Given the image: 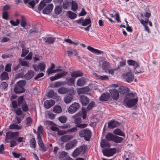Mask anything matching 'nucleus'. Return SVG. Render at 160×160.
<instances>
[{"label": "nucleus", "mask_w": 160, "mask_h": 160, "mask_svg": "<svg viewBox=\"0 0 160 160\" xmlns=\"http://www.w3.org/2000/svg\"><path fill=\"white\" fill-rule=\"evenodd\" d=\"M39 0H23L24 3L30 8H33Z\"/></svg>", "instance_id": "obj_10"}, {"label": "nucleus", "mask_w": 160, "mask_h": 160, "mask_svg": "<svg viewBox=\"0 0 160 160\" xmlns=\"http://www.w3.org/2000/svg\"><path fill=\"white\" fill-rule=\"evenodd\" d=\"M105 138L108 141H112L116 143H121L123 139L122 137L116 136L109 132L106 135Z\"/></svg>", "instance_id": "obj_1"}, {"label": "nucleus", "mask_w": 160, "mask_h": 160, "mask_svg": "<svg viewBox=\"0 0 160 160\" xmlns=\"http://www.w3.org/2000/svg\"><path fill=\"white\" fill-rule=\"evenodd\" d=\"M71 76L74 78L81 76L83 75V73L79 71H74L71 74Z\"/></svg>", "instance_id": "obj_34"}, {"label": "nucleus", "mask_w": 160, "mask_h": 160, "mask_svg": "<svg viewBox=\"0 0 160 160\" xmlns=\"http://www.w3.org/2000/svg\"><path fill=\"white\" fill-rule=\"evenodd\" d=\"M14 91L16 93H21L25 91V89L24 88H22L16 85Z\"/></svg>", "instance_id": "obj_30"}, {"label": "nucleus", "mask_w": 160, "mask_h": 160, "mask_svg": "<svg viewBox=\"0 0 160 160\" xmlns=\"http://www.w3.org/2000/svg\"><path fill=\"white\" fill-rule=\"evenodd\" d=\"M21 20L20 25L21 27L25 28L27 25L26 20L24 16H21Z\"/></svg>", "instance_id": "obj_40"}, {"label": "nucleus", "mask_w": 160, "mask_h": 160, "mask_svg": "<svg viewBox=\"0 0 160 160\" xmlns=\"http://www.w3.org/2000/svg\"><path fill=\"white\" fill-rule=\"evenodd\" d=\"M80 98L81 102L83 106L87 105L89 102V98L85 96L81 95Z\"/></svg>", "instance_id": "obj_23"}, {"label": "nucleus", "mask_w": 160, "mask_h": 160, "mask_svg": "<svg viewBox=\"0 0 160 160\" xmlns=\"http://www.w3.org/2000/svg\"><path fill=\"white\" fill-rule=\"evenodd\" d=\"M59 158H62L64 157H65L67 155V153L65 152L64 151L59 152Z\"/></svg>", "instance_id": "obj_59"}, {"label": "nucleus", "mask_w": 160, "mask_h": 160, "mask_svg": "<svg viewBox=\"0 0 160 160\" xmlns=\"http://www.w3.org/2000/svg\"><path fill=\"white\" fill-rule=\"evenodd\" d=\"M22 110L24 112H26L28 110V108L26 103L25 104H24L21 106Z\"/></svg>", "instance_id": "obj_64"}, {"label": "nucleus", "mask_w": 160, "mask_h": 160, "mask_svg": "<svg viewBox=\"0 0 160 160\" xmlns=\"http://www.w3.org/2000/svg\"><path fill=\"white\" fill-rule=\"evenodd\" d=\"M112 98L115 100H117L119 97V92L116 88H112L109 90Z\"/></svg>", "instance_id": "obj_9"}, {"label": "nucleus", "mask_w": 160, "mask_h": 160, "mask_svg": "<svg viewBox=\"0 0 160 160\" xmlns=\"http://www.w3.org/2000/svg\"><path fill=\"white\" fill-rule=\"evenodd\" d=\"M73 136L72 135H65L62 136L60 138L61 142H65L72 139Z\"/></svg>", "instance_id": "obj_22"}, {"label": "nucleus", "mask_w": 160, "mask_h": 160, "mask_svg": "<svg viewBox=\"0 0 160 160\" xmlns=\"http://www.w3.org/2000/svg\"><path fill=\"white\" fill-rule=\"evenodd\" d=\"M12 107L14 108V110L16 114L18 115H19L21 114L22 112L20 108H17L18 105L17 101H12Z\"/></svg>", "instance_id": "obj_12"}, {"label": "nucleus", "mask_w": 160, "mask_h": 160, "mask_svg": "<svg viewBox=\"0 0 160 160\" xmlns=\"http://www.w3.org/2000/svg\"><path fill=\"white\" fill-rule=\"evenodd\" d=\"M0 78L1 80L8 79L9 78L8 73L6 72H4L1 74Z\"/></svg>", "instance_id": "obj_41"}, {"label": "nucleus", "mask_w": 160, "mask_h": 160, "mask_svg": "<svg viewBox=\"0 0 160 160\" xmlns=\"http://www.w3.org/2000/svg\"><path fill=\"white\" fill-rule=\"evenodd\" d=\"M67 132V131H66L64 130H59L58 129L57 131L58 134L59 136H61L65 134Z\"/></svg>", "instance_id": "obj_55"}, {"label": "nucleus", "mask_w": 160, "mask_h": 160, "mask_svg": "<svg viewBox=\"0 0 160 160\" xmlns=\"http://www.w3.org/2000/svg\"><path fill=\"white\" fill-rule=\"evenodd\" d=\"M65 148L67 150L73 148L70 142H69L66 144L65 146Z\"/></svg>", "instance_id": "obj_60"}, {"label": "nucleus", "mask_w": 160, "mask_h": 160, "mask_svg": "<svg viewBox=\"0 0 160 160\" xmlns=\"http://www.w3.org/2000/svg\"><path fill=\"white\" fill-rule=\"evenodd\" d=\"M46 5V4L43 1H41L38 5V10L41 11Z\"/></svg>", "instance_id": "obj_51"}, {"label": "nucleus", "mask_w": 160, "mask_h": 160, "mask_svg": "<svg viewBox=\"0 0 160 160\" xmlns=\"http://www.w3.org/2000/svg\"><path fill=\"white\" fill-rule=\"evenodd\" d=\"M22 52L21 56L22 57H24L29 52V51L28 48H26L23 46H22Z\"/></svg>", "instance_id": "obj_38"}, {"label": "nucleus", "mask_w": 160, "mask_h": 160, "mask_svg": "<svg viewBox=\"0 0 160 160\" xmlns=\"http://www.w3.org/2000/svg\"><path fill=\"white\" fill-rule=\"evenodd\" d=\"M113 133L115 135H118L122 137L125 136V134L119 128L115 129L113 131Z\"/></svg>", "instance_id": "obj_32"}, {"label": "nucleus", "mask_w": 160, "mask_h": 160, "mask_svg": "<svg viewBox=\"0 0 160 160\" xmlns=\"http://www.w3.org/2000/svg\"><path fill=\"white\" fill-rule=\"evenodd\" d=\"M121 77L124 81L128 83L131 82L134 79V75L132 72L131 71L124 72L122 74Z\"/></svg>", "instance_id": "obj_2"}, {"label": "nucleus", "mask_w": 160, "mask_h": 160, "mask_svg": "<svg viewBox=\"0 0 160 160\" xmlns=\"http://www.w3.org/2000/svg\"><path fill=\"white\" fill-rule=\"evenodd\" d=\"M55 103V101L53 100H49L46 101L44 102V107L46 108H50Z\"/></svg>", "instance_id": "obj_18"}, {"label": "nucleus", "mask_w": 160, "mask_h": 160, "mask_svg": "<svg viewBox=\"0 0 160 160\" xmlns=\"http://www.w3.org/2000/svg\"><path fill=\"white\" fill-rule=\"evenodd\" d=\"M26 102L23 96H21L18 98L17 102L18 106H21L24 104H25Z\"/></svg>", "instance_id": "obj_26"}, {"label": "nucleus", "mask_w": 160, "mask_h": 160, "mask_svg": "<svg viewBox=\"0 0 160 160\" xmlns=\"http://www.w3.org/2000/svg\"><path fill=\"white\" fill-rule=\"evenodd\" d=\"M67 53L69 56H71L73 54H74V55H76L77 54V51L74 49H72L71 51H67Z\"/></svg>", "instance_id": "obj_53"}, {"label": "nucleus", "mask_w": 160, "mask_h": 160, "mask_svg": "<svg viewBox=\"0 0 160 160\" xmlns=\"http://www.w3.org/2000/svg\"><path fill=\"white\" fill-rule=\"evenodd\" d=\"M118 91L121 94L126 95L129 92L130 89L126 87L121 86L118 88Z\"/></svg>", "instance_id": "obj_16"}, {"label": "nucleus", "mask_w": 160, "mask_h": 160, "mask_svg": "<svg viewBox=\"0 0 160 160\" xmlns=\"http://www.w3.org/2000/svg\"><path fill=\"white\" fill-rule=\"evenodd\" d=\"M26 84V82L25 81H20L17 82V84H16V86H20V87L22 88H24V87Z\"/></svg>", "instance_id": "obj_50"}, {"label": "nucleus", "mask_w": 160, "mask_h": 160, "mask_svg": "<svg viewBox=\"0 0 160 160\" xmlns=\"http://www.w3.org/2000/svg\"><path fill=\"white\" fill-rule=\"evenodd\" d=\"M87 148V146L84 145L81 146L76 148L72 153L73 157H76L80 155L82 152L84 153Z\"/></svg>", "instance_id": "obj_5"}, {"label": "nucleus", "mask_w": 160, "mask_h": 160, "mask_svg": "<svg viewBox=\"0 0 160 160\" xmlns=\"http://www.w3.org/2000/svg\"><path fill=\"white\" fill-rule=\"evenodd\" d=\"M26 124L27 126H30L32 122V120L31 118L29 117H28L26 120Z\"/></svg>", "instance_id": "obj_63"}, {"label": "nucleus", "mask_w": 160, "mask_h": 160, "mask_svg": "<svg viewBox=\"0 0 160 160\" xmlns=\"http://www.w3.org/2000/svg\"><path fill=\"white\" fill-rule=\"evenodd\" d=\"M62 9V6L61 5L56 6L54 9L55 13L56 14H59L61 13Z\"/></svg>", "instance_id": "obj_36"}, {"label": "nucleus", "mask_w": 160, "mask_h": 160, "mask_svg": "<svg viewBox=\"0 0 160 160\" xmlns=\"http://www.w3.org/2000/svg\"><path fill=\"white\" fill-rule=\"evenodd\" d=\"M73 99V96L67 95L64 98V101L66 104H68L71 103Z\"/></svg>", "instance_id": "obj_25"}, {"label": "nucleus", "mask_w": 160, "mask_h": 160, "mask_svg": "<svg viewBox=\"0 0 160 160\" xmlns=\"http://www.w3.org/2000/svg\"><path fill=\"white\" fill-rule=\"evenodd\" d=\"M58 120L61 122L65 123L67 121V118L65 116H62L58 118Z\"/></svg>", "instance_id": "obj_46"}, {"label": "nucleus", "mask_w": 160, "mask_h": 160, "mask_svg": "<svg viewBox=\"0 0 160 160\" xmlns=\"http://www.w3.org/2000/svg\"><path fill=\"white\" fill-rule=\"evenodd\" d=\"M34 73L33 71H28V73L24 76L25 78L27 79L31 78L34 76Z\"/></svg>", "instance_id": "obj_35"}, {"label": "nucleus", "mask_w": 160, "mask_h": 160, "mask_svg": "<svg viewBox=\"0 0 160 160\" xmlns=\"http://www.w3.org/2000/svg\"><path fill=\"white\" fill-rule=\"evenodd\" d=\"M110 94L108 93H103L101 96V101H107L109 98Z\"/></svg>", "instance_id": "obj_29"}, {"label": "nucleus", "mask_w": 160, "mask_h": 160, "mask_svg": "<svg viewBox=\"0 0 160 160\" xmlns=\"http://www.w3.org/2000/svg\"><path fill=\"white\" fill-rule=\"evenodd\" d=\"M56 93L52 90H50L48 92V96L49 98H53L56 96Z\"/></svg>", "instance_id": "obj_48"}, {"label": "nucleus", "mask_w": 160, "mask_h": 160, "mask_svg": "<svg viewBox=\"0 0 160 160\" xmlns=\"http://www.w3.org/2000/svg\"><path fill=\"white\" fill-rule=\"evenodd\" d=\"M68 92H69V93L68 95L70 96L72 95V96H73V95H74L76 93V92L73 88L70 89L69 90H68Z\"/></svg>", "instance_id": "obj_56"}, {"label": "nucleus", "mask_w": 160, "mask_h": 160, "mask_svg": "<svg viewBox=\"0 0 160 160\" xmlns=\"http://www.w3.org/2000/svg\"><path fill=\"white\" fill-rule=\"evenodd\" d=\"M53 8V6L52 4H49L42 11V12L44 14H48L52 11Z\"/></svg>", "instance_id": "obj_20"}, {"label": "nucleus", "mask_w": 160, "mask_h": 160, "mask_svg": "<svg viewBox=\"0 0 160 160\" xmlns=\"http://www.w3.org/2000/svg\"><path fill=\"white\" fill-rule=\"evenodd\" d=\"M90 90V88L88 87H86L77 89V92L78 95L85 93H87Z\"/></svg>", "instance_id": "obj_19"}, {"label": "nucleus", "mask_w": 160, "mask_h": 160, "mask_svg": "<svg viewBox=\"0 0 160 160\" xmlns=\"http://www.w3.org/2000/svg\"><path fill=\"white\" fill-rule=\"evenodd\" d=\"M43 131L42 127L40 125L38 127V136L40 135V134H42Z\"/></svg>", "instance_id": "obj_61"}, {"label": "nucleus", "mask_w": 160, "mask_h": 160, "mask_svg": "<svg viewBox=\"0 0 160 160\" xmlns=\"http://www.w3.org/2000/svg\"><path fill=\"white\" fill-rule=\"evenodd\" d=\"M94 103L93 102H90L87 108V110H90L94 106Z\"/></svg>", "instance_id": "obj_58"}, {"label": "nucleus", "mask_w": 160, "mask_h": 160, "mask_svg": "<svg viewBox=\"0 0 160 160\" xmlns=\"http://www.w3.org/2000/svg\"><path fill=\"white\" fill-rule=\"evenodd\" d=\"M8 86V84L5 82H2L0 84V88H1L5 89Z\"/></svg>", "instance_id": "obj_62"}, {"label": "nucleus", "mask_w": 160, "mask_h": 160, "mask_svg": "<svg viewBox=\"0 0 160 160\" xmlns=\"http://www.w3.org/2000/svg\"><path fill=\"white\" fill-rule=\"evenodd\" d=\"M42 38L46 44H53L56 39L55 38L52 37H43Z\"/></svg>", "instance_id": "obj_17"}, {"label": "nucleus", "mask_w": 160, "mask_h": 160, "mask_svg": "<svg viewBox=\"0 0 160 160\" xmlns=\"http://www.w3.org/2000/svg\"><path fill=\"white\" fill-rule=\"evenodd\" d=\"M68 92V89L64 87L60 88L58 90V93L61 94H64Z\"/></svg>", "instance_id": "obj_42"}, {"label": "nucleus", "mask_w": 160, "mask_h": 160, "mask_svg": "<svg viewBox=\"0 0 160 160\" xmlns=\"http://www.w3.org/2000/svg\"><path fill=\"white\" fill-rule=\"evenodd\" d=\"M62 84V82H57L51 84L50 87L53 88H57L60 86Z\"/></svg>", "instance_id": "obj_45"}, {"label": "nucleus", "mask_w": 160, "mask_h": 160, "mask_svg": "<svg viewBox=\"0 0 160 160\" xmlns=\"http://www.w3.org/2000/svg\"><path fill=\"white\" fill-rule=\"evenodd\" d=\"M19 134V132H12L11 131H9L7 132L5 140V143L9 142V140L12 138H15L16 139L18 137Z\"/></svg>", "instance_id": "obj_6"}, {"label": "nucleus", "mask_w": 160, "mask_h": 160, "mask_svg": "<svg viewBox=\"0 0 160 160\" xmlns=\"http://www.w3.org/2000/svg\"><path fill=\"white\" fill-rule=\"evenodd\" d=\"M22 126L21 125H18L16 123H13L11 124L9 126V128L11 129H15L19 130L22 128Z\"/></svg>", "instance_id": "obj_39"}, {"label": "nucleus", "mask_w": 160, "mask_h": 160, "mask_svg": "<svg viewBox=\"0 0 160 160\" xmlns=\"http://www.w3.org/2000/svg\"><path fill=\"white\" fill-rule=\"evenodd\" d=\"M47 124L50 126V129L53 131H57L58 128L57 127V125L54 123L52 121H46Z\"/></svg>", "instance_id": "obj_21"}, {"label": "nucleus", "mask_w": 160, "mask_h": 160, "mask_svg": "<svg viewBox=\"0 0 160 160\" xmlns=\"http://www.w3.org/2000/svg\"><path fill=\"white\" fill-rule=\"evenodd\" d=\"M138 101V99L137 98L130 99L128 100H125L124 101V102L126 103L128 107L129 108H131L134 106L136 104Z\"/></svg>", "instance_id": "obj_11"}, {"label": "nucleus", "mask_w": 160, "mask_h": 160, "mask_svg": "<svg viewBox=\"0 0 160 160\" xmlns=\"http://www.w3.org/2000/svg\"><path fill=\"white\" fill-rule=\"evenodd\" d=\"M110 146V143L107 142H103V141L102 140L101 142V147L102 148H104V147H108Z\"/></svg>", "instance_id": "obj_57"}, {"label": "nucleus", "mask_w": 160, "mask_h": 160, "mask_svg": "<svg viewBox=\"0 0 160 160\" xmlns=\"http://www.w3.org/2000/svg\"><path fill=\"white\" fill-rule=\"evenodd\" d=\"M66 15L71 19H75L77 16V14L71 11H67Z\"/></svg>", "instance_id": "obj_37"}, {"label": "nucleus", "mask_w": 160, "mask_h": 160, "mask_svg": "<svg viewBox=\"0 0 160 160\" xmlns=\"http://www.w3.org/2000/svg\"><path fill=\"white\" fill-rule=\"evenodd\" d=\"M9 17L8 13L7 11H3L2 13V17L3 19L8 20Z\"/></svg>", "instance_id": "obj_52"}, {"label": "nucleus", "mask_w": 160, "mask_h": 160, "mask_svg": "<svg viewBox=\"0 0 160 160\" xmlns=\"http://www.w3.org/2000/svg\"><path fill=\"white\" fill-rule=\"evenodd\" d=\"M86 81L84 78L82 77L79 78L77 81V84L78 86L81 87L84 85Z\"/></svg>", "instance_id": "obj_28"}, {"label": "nucleus", "mask_w": 160, "mask_h": 160, "mask_svg": "<svg viewBox=\"0 0 160 160\" xmlns=\"http://www.w3.org/2000/svg\"><path fill=\"white\" fill-rule=\"evenodd\" d=\"M30 146L32 148H35L36 147V142L34 138H32L31 140L30 141Z\"/></svg>", "instance_id": "obj_49"}, {"label": "nucleus", "mask_w": 160, "mask_h": 160, "mask_svg": "<svg viewBox=\"0 0 160 160\" xmlns=\"http://www.w3.org/2000/svg\"><path fill=\"white\" fill-rule=\"evenodd\" d=\"M20 22V20L19 19H17L16 21L15 22L13 20H11L10 23L13 26H16L18 25Z\"/></svg>", "instance_id": "obj_47"}, {"label": "nucleus", "mask_w": 160, "mask_h": 160, "mask_svg": "<svg viewBox=\"0 0 160 160\" xmlns=\"http://www.w3.org/2000/svg\"><path fill=\"white\" fill-rule=\"evenodd\" d=\"M116 149L115 148H105L102 150V152L104 156L109 157L113 156L116 152Z\"/></svg>", "instance_id": "obj_7"}, {"label": "nucleus", "mask_w": 160, "mask_h": 160, "mask_svg": "<svg viewBox=\"0 0 160 160\" xmlns=\"http://www.w3.org/2000/svg\"><path fill=\"white\" fill-rule=\"evenodd\" d=\"M102 67L103 70H116L115 69H110V65L109 62L104 61L102 62Z\"/></svg>", "instance_id": "obj_24"}, {"label": "nucleus", "mask_w": 160, "mask_h": 160, "mask_svg": "<svg viewBox=\"0 0 160 160\" xmlns=\"http://www.w3.org/2000/svg\"><path fill=\"white\" fill-rule=\"evenodd\" d=\"M91 23V20L90 18L86 19L83 20L82 25L83 26H85L88 25H89Z\"/></svg>", "instance_id": "obj_44"}, {"label": "nucleus", "mask_w": 160, "mask_h": 160, "mask_svg": "<svg viewBox=\"0 0 160 160\" xmlns=\"http://www.w3.org/2000/svg\"><path fill=\"white\" fill-rule=\"evenodd\" d=\"M87 48L88 50L94 54L96 55L100 54V50L95 49L90 46H88Z\"/></svg>", "instance_id": "obj_27"}, {"label": "nucleus", "mask_w": 160, "mask_h": 160, "mask_svg": "<svg viewBox=\"0 0 160 160\" xmlns=\"http://www.w3.org/2000/svg\"><path fill=\"white\" fill-rule=\"evenodd\" d=\"M80 108V105L77 102H74L71 105L68 109V112L71 114H73L77 111Z\"/></svg>", "instance_id": "obj_8"}, {"label": "nucleus", "mask_w": 160, "mask_h": 160, "mask_svg": "<svg viewBox=\"0 0 160 160\" xmlns=\"http://www.w3.org/2000/svg\"><path fill=\"white\" fill-rule=\"evenodd\" d=\"M71 4V10L73 11H75L78 8V5L77 2L75 1H72Z\"/></svg>", "instance_id": "obj_43"}, {"label": "nucleus", "mask_w": 160, "mask_h": 160, "mask_svg": "<svg viewBox=\"0 0 160 160\" xmlns=\"http://www.w3.org/2000/svg\"><path fill=\"white\" fill-rule=\"evenodd\" d=\"M46 65L43 63H40L38 66V68L40 70H44Z\"/></svg>", "instance_id": "obj_54"}, {"label": "nucleus", "mask_w": 160, "mask_h": 160, "mask_svg": "<svg viewBox=\"0 0 160 160\" xmlns=\"http://www.w3.org/2000/svg\"><path fill=\"white\" fill-rule=\"evenodd\" d=\"M120 125V123L115 120L110 121L108 124V128L110 129H113L118 127Z\"/></svg>", "instance_id": "obj_13"}, {"label": "nucleus", "mask_w": 160, "mask_h": 160, "mask_svg": "<svg viewBox=\"0 0 160 160\" xmlns=\"http://www.w3.org/2000/svg\"><path fill=\"white\" fill-rule=\"evenodd\" d=\"M79 134L81 137H84L85 140L88 141L91 137L92 132L86 128L80 131Z\"/></svg>", "instance_id": "obj_4"}, {"label": "nucleus", "mask_w": 160, "mask_h": 160, "mask_svg": "<svg viewBox=\"0 0 160 160\" xmlns=\"http://www.w3.org/2000/svg\"><path fill=\"white\" fill-rule=\"evenodd\" d=\"M67 74V72L63 71L62 72L58 73L55 74L54 76H52L50 78V80L51 81H53L58 79L63 76H65Z\"/></svg>", "instance_id": "obj_15"}, {"label": "nucleus", "mask_w": 160, "mask_h": 160, "mask_svg": "<svg viewBox=\"0 0 160 160\" xmlns=\"http://www.w3.org/2000/svg\"><path fill=\"white\" fill-rule=\"evenodd\" d=\"M127 63L129 66H132L134 69H136L140 67V64L139 62L134 60L129 59L127 60Z\"/></svg>", "instance_id": "obj_14"}, {"label": "nucleus", "mask_w": 160, "mask_h": 160, "mask_svg": "<svg viewBox=\"0 0 160 160\" xmlns=\"http://www.w3.org/2000/svg\"><path fill=\"white\" fill-rule=\"evenodd\" d=\"M124 97V101L125 100H128L130 99H133L135 97L134 94L133 92H130L128 93Z\"/></svg>", "instance_id": "obj_33"}, {"label": "nucleus", "mask_w": 160, "mask_h": 160, "mask_svg": "<svg viewBox=\"0 0 160 160\" xmlns=\"http://www.w3.org/2000/svg\"><path fill=\"white\" fill-rule=\"evenodd\" d=\"M81 117L82 113L81 112H78L72 116L74 120V123L77 124L76 126L80 128H85L87 126L86 124H80L81 122Z\"/></svg>", "instance_id": "obj_3"}, {"label": "nucleus", "mask_w": 160, "mask_h": 160, "mask_svg": "<svg viewBox=\"0 0 160 160\" xmlns=\"http://www.w3.org/2000/svg\"><path fill=\"white\" fill-rule=\"evenodd\" d=\"M53 111L55 113H60L62 112V109L59 105H56L53 107Z\"/></svg>", "instance_id": "obj_31"}]
</instances>
